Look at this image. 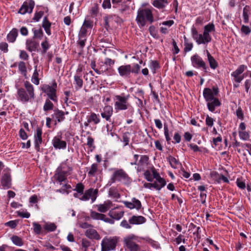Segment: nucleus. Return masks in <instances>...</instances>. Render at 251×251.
Listing matches in <instances>:
<instances>
[{
	"instance_id": "62",
	"label": "nucleus",
	"mask_w": 251,
	"mask_h": 251,
	"mask_svg": "<svg viewBox=\"0 0 251 251\" xmlns=\"http://www.w3.org/2000/svg\"><path fill=\"white\" fill-rule=\"evenodd\" d=\"M242 32L244 33L245 35L249 34L251 32V29L248 26L242 25L241 28Z\"/></svg>"
},
{
	"instance_id": "20",
	"label": "nucleus",
	"mask_w": 251,
	"mask_h": 251,
	"mask_svg": "<svg viewBox=\"0 0 251 251\" xmlns=\"http://www.w3.org/2000/svg\"><path fill=\"white\" fill-rule=\"evenodd\" d=\"M87 121L84 123L85 127L89 126L91 123H93L95 125H97L100 122V119L99 116L95 113H91L89 115L86 117Z\"/></svg>"
},
{
	"instance_id": "23",
	"label": "nucleus",
	"mask_w": 251,
	"mask_h": 251,
	"mask_svg": "<svg viewBox=\"0 0 251 251\" xmlns=\"http://www.w3.org/2000/svg\"><path fill=\"white\" fill-rule=\"evenodd\" d=\"M146 219L142 216L133 215L129 218V223L133 225H142L146 223Z\"/></svg>"
},
{
	"instance_id": "47",
	"label": "nucleus",
	"mask_w": 251,
	"mask_h": 251,
	"mask_svg": "<svg viewBox=\"0 0 251 251\" xmlns=\"http://www.w3.org/2000/svg\"><path fill=\"white\" fill-rule=\"evenodd\" d=\"M159 67V64L157 61L155 60L151 61L150 63V68L152 71L153 74L156 73V70Z\"/></svg>"
},
{
	"instance_id": "58",
	"label": "nucleus",
	"mask_w": 251,
	"mask_h": 251,
	"mask_svg": "<svg viewBox=\"0 0 251 251\" xmlns=\"http://www.w3.org/2000/svg\"><path fill=\"white\" fill-rule=\"evenodd\" d=\"M164 135L165 137V139H166L167 143H169L171 140V138L169 136V129H168V126L165 124L164 125Z\"/></svg>"
},
{
	"instance_id": "61",
	"label": "nucleus",
	"mask_w": 251,
	"mask_h": 251,
	"mask_svg": "<svg viewBox=\"0 0 251 251\" xmlns=\"http://www.w3.org/2000/svg\"><path fill=\"white\" fill-rule=\"evenodd\" d=\"M236 184L237 185V186L241 189H245V188H246V184L245 183V182H244L243 180H242L241 179H239V178H238L237 180H236Z\"/></svg>"
},
{
	"instance_id": "4",
	"label": "nucleus",
	"mask_w": 251,
	"mask_h": 251,
	"mask_svg": "<svg viewBox=\"0 0 251 251\" xmlns=\"http://www.w3.org/2000/svg\"><path fill=\"white\" fill-rule=\"evenodd\" d=\"M72 168L68 166L66 162H62L56 169L54 178L61 185L63 182H66L67 176L72 174Z\"/></svg>"
},
{
	"instance_id": "26",
	"label": "nucleus",
	"mask_w": 251,
	"mask_h": 251,
	"mask_svg": "<svg viewBox=\"0 0 251 251\" xmlns=\"http://www.w3.org/2000/svg\"><path fill=\"white\" fill-rule=\"evenodd\" d=\"M113 114V108L110 105L105 106L101 113V117L106 121H109Z\"/></svg>"
},
{
	"instance_id": "24",
	"label": "nucleus",
	"mask_w": 251,
	"mask_h": 251,
	"mask_svg": "<svg viewBox=\"0 0 251 251\" xmlns=\"http://www.w3.org/2000/svg\"><path fill=\"white\" fill-rule=\"evenodd\" d=\"M113 206L112 202L109 200L105 201L103 203L97 205L98 210L101 213H105Z\"/></svg>"
},
{
	"instance_id": "28",
	"label": "nucleus",
	"mask_w": 251,
	"mask_h": 251,
	"mask_svg": "<svg viewBox=\"0 0 251 251\" xmlns=\"http://www.w3.org/2000/svg\"><path fill=\"white\" fill-rule=\"evenodd\" d=\"M251 15V7L250 5H246L243 9V18L245 24L249 22V17Z\"/></svg>"
},
{
	"instance_id": "55",
	"label": "nucleus",
	"mask_w": 251,
	"mask_h": 251,
	"mask_svg": "<svg viewBox=\"0 0 251 251\" xmlns=\"http://www.w3.org/2000/svg\"><path fill=\"white\" fill-rule=\"evenodd\" d=\"M41 47L42 48V49H43V53H46L47 51V50L49 49L50 48V45L47 41V37H45V41L43 42L42 43H41Z\"/></svg>"
},
{
	"instance_id": "52",
	"label": "nucleus",
	"mask_w": 251,
	"mask_h": 251,
	"mask_svg": "<svg viewBox=\"0 0 251 251\" xmlns=\"http://www.w3.org/2000/svg\"><path fill=\"white\" fill-rule=\"evenodd\" d=\"M32 225L33 226V230L34 232L37 234H40L42 230L41 226L36 222H33L32 223Z\"/></svg>"
},
{
	"instance_id": "51",
	"label": "nucleus",
	"mask_w": 251,
	"mask_h": 251,
	"mask_svg": "<svg viewBox=\"0 0 251 251\" xmlns=\"http://www.w3.org/2000/svg\"><path fill=\"white\" fill-rule=\"evenodd\" d=\"M82 26L87 29H91L93 26V22L89 19H85L82 25Z\"/></svg>"
},
{
	"instance_id": "7",
	"label": "nucleus",
	"mask_w": 251,
	"mask_h": 251,
	"mask_svg": "<svg viewBox=\"0 0 251 251\" xmlns=\"http://www.w3.org/2000/svg\"><path fill=\"white\" fill-rule=\"evenodd\" d=\"M117 244L116 237H104L101 243V251H110L115 250Z\"/></svg>"
},
{
	"instance_id": "60",
	"label": "nucleus",
	"mask_w": 251,
	"mask_h": 251,
	"mask_svg": "<svg viewBox=\"0 0 251 251\" xmlns=\"http://www.w3.org/2000/svg\"><path fill=\"white\" fill-rule=\"evenodd\" d=\"M51 26L50 23L48 21L47 18L45 17L43 23H42V26L45 29L50 28Z\"/></svg>"
},
{
	"instance_id": "2",
	"label": "nucleus",
	"mask_w": 251,
	"mask_h": 251,
	"mask_svg": "<svg viewBox=\"0 0 251 251\" xmlns=\"http://www.w3.org/2000/svg\"><path fill=\"white\" fill-rule=\"evenodd\" d=\"M24 87L18 89L17 99L22 103L28 102L34 98V90L33 85L28 81L24 82Z\"/></svg>"
},
{
	"instance_id": "49",
	"label": "nucleus",
	"mask_w": 251,
	"mask_h": 251,
	"mask_svg": "<svg viewBox=\"0 0 251 251\" xmlns=\"http://www.w3.org/2000/svg\"><path fill=\"white\" fill-rule=\"evenodd\" d=\"M184 50L185 52L190 51L193 48V45L192 43H188V40L186 37H184Z\"/></svg>"
},
{
	"instance_id": "9",
	"label": "nucleus",
	"mask_w": 251,
	"mask_h": 251,
	"mask_svg": "<svg viewBox=\"0 0 251 251\" xmlns=\"http://www.w3.org/2000/svg\"><path fill=\"white\" fill-rule=\"evenodd\" d=\"M111 181V183H114L116 181L128 182L130 181V178L123 169H118L113 173Z\"/></svg>"
},
{
	"instance_id": "56",
	"label": "nucleus",
	"mask_w": 251,
	"mask_h": 251,
	"mask_svg": "<svg viewBox=\"0 0 251 251\" xmlns=\"http://www.w3.org/2000/svg\"><path fill=\"white\" fill-rule=\"evenodd\" d=\"M84 189V186L81 183H79L76 184V187L74 190L76 191L78 193L83 194Z\"/></svg>"
},
{
	"instance_id": "53",
	"label": "nucleus",
	"mask_w": 251,
	"mask_h": 251,
	"mask_svg": "<svg viewBox=\"0 0 251 251\" xmlns=\"http://www.w3.org/2000/svg\"><path fill=\"white\" fill-rule=\"evenodd\" d=\"M239 135L241 139L248 140L250 138L249 134L246 131H239Z\"/></svg>"
},
{
	"instance_id": "37",
	"label": "nucleus",
	"mask_w": 251,
	"mask_h": 251,
	"mask_svg": "<svg viewBox=\"0 0 251 251\" xmlns=\"http://www.w3.org/2000/svg\"><path fill=\"white\" fill-rule=\"evenodd\" d=\"M26 48L30 51L35 50L37 48L36 43L32 40H27L26 42Z\"/></svg>"
},
{
	"instance_id": "54",
	"label": "nucleus",
	"mask_w": 251,
	"mask_h": 251,
	"mask_svg": "<svg viewBox=\"0 0 251 251\" xmlns=\"http://www.w3.org/2000/svg\"><path fill=\"white\" fill-rule=\"evenodd\" d=\"M149 31L150 32V34L155 38H158V34L157 33V31L155 29V27L153 25H151L149 28Z\"/></svg>"
},
{
	"instance_id": "39",
	"label": "nucleus",
	"mask_w": 251,
	"mask_h": 251,
	"mask_svg": "<svg viewBox=\"0 0 251 251\" xmlns=\"http://www.w3.org/2000/svg\"><path fill=\"white\" fill-rule=\"evenodd\" d=\"M98 164L97 163L93 164L91 166L89 169V171L88 172V175L89 176L92 177L94 176L95 174L98 171Z\"/></svg>"
},
{
	"instance_id": "12",
	"label": "nucleus",
	"mask_w": 251,
	"mask_h": 251,
	"mask_svg": "<svg viewBox=\"0 0 251 251\" xmlns=\"http://www.w3.org/2000/svg\"><path fill=\"white\" fill-rule=\"evenodd\" d=\"M98 193V190L97 189H89L83 194V195L80 198V200L83 201H87L91 198V202L93 203L97 199Z\"/></svg>"
},
{
	"instance_id": "36",
	"label": "nucleus",
	"mask_w": 251,
	"mask_h": 251,
	"mask_svg": "<svg viewBox=\"0 0 251 251\" xmlns=\"http://www.w3.org/2000/svg\"><path fill=\"white\" fill-rule=\"evenodd\" d=\"M149 157L147 155H142L140 156V158L138 162V166L140 167H143L147 166L149 163Z\"/></svg>"
},
{
	"instance_id": "16",
	"label": "nucleus",
	"mask_w": 251,
	"mask_h": 251,
	"mask_svg": "<svg viewBox=\"0 0 251 251\" xmlns=\"http://www.w3.org/2000/svg\"><path fill=\"white\" fill-rule=\"evenodd\" d=\"M123 202L126 207L130 209L135 208L139 210L142 207L141 201L135 198H132L131 201H124Z\"/></svg>"
},
{
	"instance_id": "32",
	"label": "nucleus",
	"mask_w": 251,
	"mask_h": 251,
	"mask_svg": "<svg viewBox=\"0 0 251 251\" xmlns=\"http://www.w3.org/2000/svg\"><path fill=\"white\" fill-rule=\"evenodd\" d=\"M207 60L209 64V66L212 69H215L218 67V63L214 57L211 55L208 50H206Z\"/></svg>"
},
{
	"instance_id": "29",
	"label": "nucleus",
	"mask_w": 251,
	"mask_h": 251,
	"mask_svg": "<svg viewBox=\"0 0 251 251\" xmlns=\"http://www.w3.org/2000/svg\"><path fill=\"white\" fill-rule=\"evenodd\" d=\"M99 68L97 71V74L98 75L107 74V72L109 70V67L105 65L103 61H100L99 63Z\"/></svg>"
},
{
	"instance_id": "64",
	"label": "nucleus",
	"mask_w": 251,
	"mask_h": 251,
	"mask_svg": "<svg viewBox=\"0 0 251 251\" xmlns=\"http://www.w3.org/2000/svg\"><path fill=\"white\" fill-rule=\"evenodd\" d=\"M103 62L105 65L110 68L114 64L115 61L110 58H106Z\"/></svg>"
},
{
	"instance_id": "21",
	"label": "nucleus",
	"mask_w": 251,
	"mask_h": 251,
	"mask_svg": "<svg viewBox=\"0 0 251 251\" xmlns=\"http://www.w3.org/2000/svg\"><path fill=\"white\" fill-rule=\"evenodd\" d=\"M151 172L153 177L155 179V181L154 182H156L158 183V185L161 187V188L164 187L166 184L165 180L161 177L159 174L156 171V169L154 167L152 168Z\"/></svg>"
},
{
	"instance_id": "35",
	"label": "nucleus",
	"mask_w": 251,
	"mask_h": 251,
	"mask_svg": "<svg viewBox=\"0 0 251 251\" xmlns=\"http://www.w3.org/2000/svg\"><path fill=\"white\" fill-rule=\"evenodd\" d=\"M39 71L40 70H37V66H35L34 67V73L31 77V81L34 84L37 85L39 84V79L38 78L39 75Z\"/></svg>"
},
{
	"instance_id": "50",
	"label": "nucleus",
	"mask_w": 251,
	"mask_h": 251,
	"mask_svg": "<svg viewBox=\"0 0 251 251\" xmlns=\"http://www.w3.org/2000/svg\"><path fill=\"white\" fill-rule=\"evenodd\" d=\"M44 228L48 231L52 232L56 228V226L54 223L46 224L44 226Z\"/></svg>"
},
{
	"instance_id": "10",
	"label": "nucleus",
	"mask_w": 251,
	"mask_h": 251,
	"mask_svg": "<svg viewBox=\"0 0 251 251\" xmlns=\"http://www.w3.org/2000/svg\"><path fill=\"white\" fill-rule=\"evenodd\" d=\"M191 61L194 67L197 69H202L205 72H206L208 67L203 59L198 54L196 53L192 56Z\"/></svg>"
},
{
	"instance_id": "43",
	"label": "nucleus",
	"mask_w": 251,
	"mask_h": 251,
	"mask_svg": "<svg viewBox=\"0 0 251 251\" xmlns=\"http://www.w3.org/2000/svg\"><path fill=\"white\" fill-rule=\"evenodd\" d=\"M53 104L49 99H47L43 106V110L45 111L52 110L53 108Z\"/></svg>"
},
{
	"instance_id": "3",
	"label": "nucleus",
	"mask_w": 251,
	"mask_h": 251,
	"mask_svg": "<svg viewBox=\"0 0 251 251\" xmlns=\"http://www.w3.org/2000/svg\"><path fill=\"white\" fill-rule=\"evenodd\" d=\"M135 21L140 28L144 27L147 22L152 23L154 18L152 10L148 8L139 9L137 11Z\"/></svg>"
},
{
	"instance_id": "11",
	"label": "nucleus",
	"mask_w": 251,
	"mask_h": 251,
	"mask_svg": "<svg viewBox=\"0 0 251 251\" xmlns=\"http://www.w3.org/2000/svg\"><path fill=\"white\" fill-rule=\"evenodd\" d=\"M219 93V89L216 87H213L212 89L206 88H204L203 91V96L206 102L212 101V100L215 99V96H216Z\"/></svg>"
},
{
	"instance_id": "6",
	"label": "nucleus",
	"mask_w": 251,
	"mask_h": 251,
	"mask_svg": "<svg viewBox=\"0 0 251 251\" xmlns=\"http://www.w3.org/2000/svg\"><path fill=\"white\" fill-rule=\"evenodd\" d=\"M139 241L138 237L133 234L126 237L124 240L126 248L130 251H140V247L137 244Z\"/></svg>"
},
{
	"instance_id": "14",
	"label": "nucleus",
	"mask_w": 251,
	"mask_h": 251,
	"mask_svg": "<svg viewBox=\"0 0 251 251\" xmlns=\"http://www.w3.org/2000/svg\"><path fill=\"white\" fill-rule=\"evenodd\" d=\"M34 5L35 3L33 0L25 1L24 2L21 7L19 10V13L21 14H25L26 13H31L32 12Z\"/></svg>"
},
{
	"instance_id": "48",
	"label": "nucleus",
	"mask_w": 251,
	"mask_h": 251,
	"mask_svg": "<svg viewBox=\"0 0 251 251\" xmlns=\"http://www.w3.org/2000/svg\"><path fill=\"white\" fill-rule=\"evenodd\" d=\"M32 31L34 33V38H41L43 36V32L42 29L41 28L36 29L35 28H33L32 29Z\"/></svg>"
},
{
	"instance_id": "57",
	"label": "nucleus",
	"mask_w": 251,
	"mask_h": 251,
	"mask_svg": "<svg viewBox=\"0 0 251 251\" xmlns=\"http://www.w3.org/2000/svg\"><path fill=\"white\" fill-rule=\"evenodd\" d=\"M132 224L129 223V220H123L120 223V226L126 229H130Z\"/></svg>"
},
{
	"instance_id": "41",
	"label": "nucleus",
	"mask_w": 251,
	"mask_h": 251,
	"mask_svg": "<svg viewBox=\"0 0 251 251\" xmlns=\"http://www.w3.org/2000/svg\"><path fill=\"white\" fill-rule=\"evenodd\" d=\"M11 239L13 243L16 246H22L23 245L24 243L21 238L19 237L17 235H14L11 238Z\"/></svg>"
},
{
	"instance_id": "30",
	"label": "nucleus",
	"mask_w": 251,
	"mask_h": 251,
	"mask_svg": "<svg viewBox=\"0 0 251 251\" xmlns=\"http://www.w3.org/2000/svg\"><path fill=\"white\" fill-rule=\"evenodd\" d=\"M151 3L155 7L162 9L168 4L169 1L168 0H152Z\"/></svg>"
},
{
	"instance_id": "5",
	"label": "nucleus",
	"mask_w": 251,
	"mask_h": 251,
	"mask_svg": "<svg viewBox=\"0 0 251 251\" xmlns=\"http://www.w3.org/2000/svg\"><path fill=\"white\" fill-rule=\"evenodd\" d=\"M129 95L126 96L123 95H116L114 98V108L118 112L120 110H126L129 105L128 102Z\"/></svg>"
},
{
	"instance_id": "31",
	"label": "nucleus",
	"mask_w": 251,
	"mask_h": 251,
	"mask_svg": "<svg viewBox=\"0 0 251 251\" xmlns=\"http://www.w3.org/2000/svg\"><path fill=\"white\" fill-rule=\"evenodd\" d=\"M207 105L208 109L211 112H214L215 107L219 106L221 105V102L217 98H215L212 101L207 102Z\"/></svg>"
},
{
	"instance_id": "13",
	"label": "nucleus",
	"mask_w": 251,
	"mask_h": 251,
	"mask_svg": "<svg viewBox=\"0 0 251 251\" xmlns=\"http://www.w3.org/2000/svg\"><path fill=\"white\" fill-rule=\"evenodd\" d=\"M1 184L4 189H9L11 187V177L10 172L8 169L4 171L1 178Z\"/></svg>"
},
{
	"instance_id": "15",
	"label": "nucleus",
	"mask_w": 251,
	"mask_h": 251,
	"mask_svg": "<svg viewBox=\"0 0 251 251\" xmlns=\"http://www.w3.org/2000/svg\"><path fill=\"white\" fill-rule=\"evenodd\" d=\"M52 144L56 149H65L67 147L66 141L62 140L61 135H57L53 137L52 140Z\"/></svg>"
},
{
	"instance_id": "46",
	"label": "nucleus",
	"mask_w": 251,
	"mask_h": 251,
	"mask_svg": "<svg viewBox=\"0 0 251 251\" xmlns=\"http://www.w3.org/2000/svg\"><path fill=\"white\" fill-rule=\"evenodd\" d=\"M18 69L22 74L25 75L27 73L25 63L23 61H20L18 63Z\"/></svg>"
},
{
	"instance_id": "8",
	"label": "nucleus",
	"mask_w": 251,
	"mask_h": 251,
	"mask_svg": "<svg viewBox=\"0 0 251 251\" xmlns=\"http://www.w3.org/2000/svg\"><path fill=\"white\" fill-rule=\"evenodd\" d=\"M56 88L57 83L54 81L51 86L47 84L44 85L42 90L51 100L54 102H57Z\"/></svg>"
},
{
	"instance_id": "19",
	"label": "nucleus",
	"mask_w": 251,
	"mask_h": 251,
	"mask_svg": "<svg viewBox=\"0 0 251 251\" xmlns=\"http://www.w3.org/2000/svg\"><path fill=\"white\" fill-rule=\"evenodd\" d=\"M120 75L124 78L129 77L132 72L130 65H122L118 68Z\"/></svg>"
},
{
	"instance_id": "22",
	"label": "nucleus",
	"mask_w": 251,
	"mask_h": 251,
	"mask_svg": "<svg viewBox=\"0 0 251 251\" xmlns=\"http://www.w3.org/2000/svg\"><path fill=\"white\" fill-rule=\"evenodd\" d=\"M119 208V206H117L116 208H113L109 211L108 215L113 219L119 220L123 217L125 212L123 210H116V209Z\"/></svg>"
},
{
	"instance_id": "38",
	"label": "nucleus",
	"mask_w": 251,
	"mask_h": 251,
	"mask_svg": "<svg viewBox=\"0 0 251 251\" xmlns=\"http://www.w3.org/2000/svg\"><path fill=\"white\" fill-rule=\"evenodd\" d=\"M167 159L169 162L171 167L173 168H177L180 165L179 161L173 156H170L168 157Z\"/></svg>"
},
{
	"instance_id": "1",
	"label": "nucleus",
	"mask_w": 251,
	"mask_h": 251,
	"mask_svg": "<svg viewBox=\"0 0 251 251\" xmlns=\"http://www.w3.org/2000/svg\"><path fill=\"white\" fill-rule=\"evenodd\" d=\"M191 31L192 37L198 45L207 44L212 40L210 33L215 32V26L213 23H208L204 26L202 34H199L194 26Z\"/></svg>"
},
{
	"instance_id": "27",
	"label": "nucleus",
	"mask_w": 251,
	"mask_h": 251,
	"mask_svg": "<svg viewBox=\"0 0 251 251\" xmlns=\"http://www.w3.org/2000/svg\"><path fill=\"white\" fill-rule=\"evenodd\" d=\"M81 71V69H77V73L74 76V84L75 85V88L77 90L81 88L83 86V82L81 78V75L78 73V72L80 73Z\"/></svg>"
},
{
	"instance_id": "63",
	"label": "nucleus",
	"mask_w": 251,
	"mask_h": 251,
	"mask_svg": "<svg viewBox=\"0 0 251 251\" xmlns=\"http://www.w3.org/2000/svg\"><path fill=\"white\" fill-rule=\"evenodd\" d=\"M86 41V37H79V41L78 42V44L81 49H82L84 48Z\"/></svg>"
},
{
	"instance_id": "45",
	"label": "nucleus",
	"mask_w": 251,
	"mask_h": 251,
	"mask_svg": "<svg viewBox=\"0 0 251 251\" xmlns=\"http://www.w3.org/2000/svg\"><path fill=\"white\" fill-rule=\"evenodd\" d=\"M130 138V133L129 132H126L123 133L122 141L124 143V146L128 145Z\"/></svg>"
},
{
	"instance_id": "33",
	"label": "nucleus",
	"mask_w": 251,
	"mask_h": 251,
	"mask_svg": "<svg viewBox=\"0 0 251 251\" xmlns=\"http://www.w3.org/2000/svg\"><path fill=\"white\" fill-rule=\"evenodd\" d=\"M18 35V30L16 28H13L8 34L7 36V40L9 42L13 43L16 39Z\"/></svg>"
},
{
	"instance_id": "25",
	"label": "nucleus",
	"mask_w": 251,
	"mask_h": 251,
	"mask_svg": "<svg viewBox=\"0 0 251 251\" xmlns=\"http://www.w3.org/2000/svg\"><path fill=\"white\" fill-rule=\"evenodd\" d=\"M85 235L91 239H95L99 240L100 239V236L98 232L93 228L87 229L85 233Z\"/></svg>"
},
{
	"instance_id": "44",
	"label": "nucleus",
	"mask_w": 251,
	"mask_h": 251,
	"mask_svg": "<svg viewBox=\"0 0 251 251\" xmlns=\"http://www.w3.org/2000/svg\"><path fill=\"white\" fill-rule=\"evenodd\" d=\"M65 113L61 110H57L55 113V117L58 122H62L65 119Z\"/></svg>"
},
{
	"instance_id": "34",
	"label": "nucleus",
	"mask_w": 251,
	"mask_h": 251,
	"mask_svg": "<svg viewBox=\"0 0 251 251\" xmlns=\"http://www.w3.org/2000/svg\"><path fill=\"white\" fill-rule=\"evenodd\" d=\"M90 217L95 220H101L103 221L105 215L97 212L96 211H91L90 214Z\"/></svg>"
},
{
	"instance_id": "42",
	"label": "nucleus",
	"mask_w": 251,
	"mask_h": 251,
	"mask_svg": "<svg viewBox=\"0 0 251 251\" xmlns=\"http://www.w3.org/2000/svg\"><path fill=\"white\" fill-rule=\"evenodd\" d=\"M109 196L115 199H118L120 197V195L118 192L117 189L115 187H111L108 191Z\"/></svg>"
},
{
	"instance_id": "59",
	"label": "nucleus",
	"mask_w": 251,
	"mask_h": 251,
	"mask_svg": "<svg viewBox=\"0 0 251 251\" xmlns=\"http://www.w3.org/2000/svg\"><path fill=\"white\" fill-rule=\"evenodd\" d=\"M144 176L148 181L152 182L153 181V178L150 171L146 170L144 173Z\"/></svg>"
},
{
	"instance_id": "18",
	"label": "nucleus",
	"mask_w": 251,
	"mask_h": 251,
	"mask_svg": "<svg viewBox=\"0 0 251 251\" xmlns=\"http://www.w3.org/2000/svg\"><path fill=\"white\" fill-rule=\"evenodd\" d=\"M42 130L41 127H38L36 133L34 134L35 149L37 151H39L40 145L42 143Z\"/></svg>"
},
{
	"instance_id": "40",
	"label": "nucleus",
	"mask_w": 251,
	"mask_h": 251,
	"mask_svg": "<svg viewBox=\"0 0 251 251\" xmlns=\"http://www.w3.org/2000/svg\"><path fill=\"white\" fill-rule=\"evenodd\" d=\"M144 187L150 189L153 188L158 191H160L162 189L161 187L159 186L156 182H154L153 183L146 182L144 184Z\"/></svg>"
},
{
	"instance_id": "17",
	"label": "nucleus",
	"mask_w": 251,
	"mask_h": 251,
	"mask_svg": "<svg viewBox=\"0 0 251 251\" xmlns=\"http://www.w3.org/2000/svg\"><path fill=\"white\" fill-rule=\"evenodd\" d=\"M247 67L244 65H240L235 71L232 73L231 76L237 82H240L244 78L243 76L240 75L245 70Z\"/></svg>"
}]
</instances>
